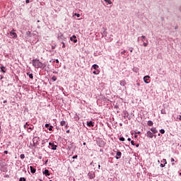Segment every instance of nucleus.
Wrapping results in <instances>:
<instances>
[{
  "mask_svg": "<svg viewBox=\"0 0 181 181\" xmlns=\"http://www.w3.org/2000/svg\"><path fill=\"white\" fill-rule=\"evenodd\" d=\"M158 163H160V160H158Z\"/></svg>",
  "mask_w": 181,
  "mask_h": 181,
  "instance_id": "nucleus-53",
  "label": "nucleus"
},
{
  "mask_svg": "<svg viewBox=\"0 0 181 181\" xmlns=\"http://www.w3.org/2000/svg\"><path fill=\"white\" fill-rule=\"evenodd\" d=\"M177 119H179V121H181V115H179L177 117Z\"/></svg>",
  "mask_w": 181,
  "mask_h": 181,
  "instance_id": "nucleus-32",
  "label": "nucleus"
},
{
  "mask_svg": "<svg viewBox=\"0 0 181 181\" xmlns=\"http://www.w3.org/2000/svg\"><path fill=\"white\" fill-rule=\"evenodd\" d=\"M122 155V153H121V151H117V156H116L115 158L116 159H120Z\"/></svg>",
  "mask_w": 181,
  "mask_h": 181,
  "instance_id": "nucleus-6",
  "label": "nucleus"
},
{
  "mask_svg": "<svg viewBox=\"0 0 181 181\" xmlns=\"http://www.w3.org/2000/svg\"><path fill=\"white\" fill-rule=\"evenodd\" d=\"M74 43H77V39L73 40Z\"/></svg>",
  "mask_w": 181,
  "mask_h": 181,
  "instance_id": "nucleus-34",
  "label": "nucleus"
},
{
  "mask_svg": "<svg viewBox=\"0 0 181 181\" xmlns=\"http://www.w3.org/2000/svg\"><path fill=\"white\" fill-rule=\"evenodd\" d=\"M73 159H77V156H73Z\"/></svg>",
  "mask_w": 181,
  "mask_h": 181,
  "instance_id": "nucleus-42",
  "label": "nucleus"
},
{
  "mask_svg": "<svg viewBox=\"0 0 181 181\" xmlns=\"http://www.w3.org/2000/svg\"><path fill=\"white\" fill-rule=\"evenodd\" d=\"M20 158L21 159H25V154H21Z\"/></svg>",
  "mask_w": 181,
  "mask_h": 181,
  "instance_id": "nucleus-25",
  "label": "nucleus"
},
{
  "mask_svg": "<svg viewBox=\"0 0 181 181\" xmlns=\"http://www.w3.org/2000/svg\"><path fill=\"white\" fill-rule=\"evenodd\" d=\"M19 181H26V178L25 177H21L19 179Z\"/></svg>",
  "mask_w": 181,
  "mask_h": 181,
  "instance_id": "nucleus-23",
  "label": "nucleus"
},
{
  "mask_svg": "<svg viewBox=\"0 0 181 181\" xmlns=\"http://www.w3.org/2000/svg\"><path fill=\"white\" fill-rule=\"evenodd\" d=\"M127 141H131V138H128Z\"/></svg>",
  "mask_w": 181,
  "mask_h": 181,
  "instance_id": "nucleus-49",
  "label": "nucleus"
},
{
  "mask_svg": "<svg viewBox=\"0 0 181 181\" xmlns=\"http://www.w3.org/2000/svg\"><path fill=\"white\" fill-rule=\"evenodd\" d=\"M47 162H49V160H47L45 161V165L47 164Z\"/></svg>",
  "mask_w": 181,
  "mask_h": 181,
  "instance_id": "nucleus-47",
  "label": "nucleus"
},
{
  "mask_svg": "<svg viewBox=\"0 0 181 181\" xmlns=\"http://www.w3.org/2000/svg\"><path fill=\"white\" fill-rule=\"evenodd\" d=\"M136 148H138V146H139V144H136Z\"/></svg>",
  "mask_w": 181,
  "mask_h": 181,
  "instance_id": "nucleus-50",
  "label": "nucleus"
},
{
  "mask_svg": "<svg viewBox=\"0 0 181 181\" xmlns=\"http://www.w3.org/2000/svg\"><path fill=\"white\" fill-rule=\"evenodd\" d=\"M149 78H151V76H146L144 77L143 80L146 84H149V83H151V80H149Z\"/></svg>",
  "mask_w": 181,
  "mask_h": 181,
  "instance_id": "nucleus-2",
  "label": "nucleus"
},
{
  "mask_svg": "<svg viewBox=\"0 0 181 181\" xmlns=\"http://www.w3.org/2000/svg\"><path fill=\"white\" fill-rule=\"evenodd\" d=\"M141 38H142V39H146V37L145 35H142V36H141Z\"/></svg>",
  "mask_w": 181,
  "mask_h": 181,
  "instance_id": "nucleus-40",
  "label": "nucleus"
},
{
  "mask_svg": "<svg viewBox=\"0 0 181 181\" xmlns=\"http://www.w3.org/2000/svg\"><path fill=\"white\" fill-rule=\"evenodd\" d=\"M60 125L61 127H66V128H67V122L64 120L61 121Z\"/></svg>",
  "mask_w": 181,
  "mask_h": 181,
  "instance_id": "nucleus-5",
  "label": "nucleus"
},
{
  "mask_svg": "<svg viewBox=\"0 0 181 181\" xmlns=\"http://www.w3.org/2000/svg\"><path fill=\"white\" fill-rule=\"evenodd\" d=\"M31 173H36V169L33 166H30Z\"/></svg>",
  "mask_w": 181,
  "mask_h": 181,
  "instance_id": "nucleus-11",
  "label": "nucleus"
},
{
  "mask_svg": "<svg viewBox=\"0 0 181 181\" xmlns=\"http://www.w3.org/2000/svg\"><path fill=\"white\" fill-rule=\"evenodd\" d=\"M129 50H130V52L132 53V52L134 51V48H130Z\"/></svg>",
  "mask_w": 181,
  "mask_h": 181,
  "instance_id": "nucleus-38",
  "label": "nucleus"
},
{
  "mask_svg": "<svg viewBox=\"0 0 181 181\" xmlns=\"http://www.w3.org/2000/svg\"><path fill=\"white\" fill-rule=\"evenodd\" d=\"M93 73V74H95V75L100 74V70L94 71Z\"/></svg>",
  "mask_w": 181,
  "mask_h": 181,
  "instance_id": "nucleus-18",
  "label": "nucleus"
},
{
  "mask_svg": "<svg viewBox=\"0 0 181 181\" xmlns=\"http://www.w3.org/2000/svg\"><path fill=\"white\" fill-rule=\"evenodd\" d=\"M160 134H165V129H162L160 130Z\"/></svg>",
  "mask_w": 181,
  "mask_h": 181,
  "instance_id": "nucleus-28",
  "label": "nucleus"
},
{
  "mask_svg": "<svg viewBox=\"0 0 181 181\" xmlns=\"http://www.w3.org/2000/svg\"><path fill=\"white\" fill-rule=\"evenodd\" d=\"M55 62L57 64H59V59H56Z\"/></svg>",
  "mask_w": 181,
  "mask_h": 181,
  "instance_id": "nucleus-45",
  "label": "nucleus"
},
{
  "mask_svg": "<svg viewBox=\"0 0 181 181\" xmlns=\"http://www.w3.org/2000/svg\"><path fill=\"white\" fill-rule=\"evenodd\" d=\"M36 33H37V31H33V36H35Z\"/></svg>",
  "mask_w": 181,
  "mask_h": 181,
  "instance_id": "nucleus-30",
  "label": "nucleus"
},
{
  "mask_svg": "<svg viewBox=\"0 0 181 181\" xmlns=\"http://www.w3.org/2000/svg\"><path fill=\"white\" fill-rule=\"evenodd\" d=\"M180 175H181V173H180Z\"/></svg>",
  "mask_w": 181,
  "mask_h": 181,
  "instance_id": "nucleus-58",
  "label": "nucleus"
},
{
  "mask_svg": "<svg viewBox=\"0 0 181 181\" xmlns=\"http://www.w3.org/2000/svg\"><path fill=\"white\" fill-rule=\"evenodd\" d=\"M100 168H101V165H98V169H100Z\"/></svg>",
  "mask_w": 181,
  "mask_h": 181,
  "instance_id": "nucleus-52",
  "label": "nucleus"
},
{
  "mask_svg": "<svg viewBox=\"0 0 181 181\" xmlns=\"http://www.w3.org/2000/svg\"><path fill=\"white\" fill-rule=\"evenodd\" d=\"M175 161V158H171V162H174Z\"/></svg>",
  "mask_w": 181,
  "mask_h": 181,
  "instance_id": "nucleus-44",
  "label": "nucleus"
},
{
  "mask_svg": "<svg viewBox=\"0 0 181 181\" xmlns=\"http://www.w3.org/2000/svg\"><path fill=\"white\" fill-rule=\"evenodd\" d=\"M29 2H30V0H25V4H29Z\"/></svg>",
  "mask_w": 181,
  "mask_h": 181,
  "instance_id": "nucleus-39",
  "label": "nucleus"
},
{
  "mask_svg": "<svg viewBox=\"0 0 181 181\" xmlns=\"http://www.w3.org/2000/svg\"><path fill=\"white\" fill-rule=\"evenodd\" d=\"M0 69L2 73H6V71H5V66H1Z\"/></svg>",
  "mask_w": 181,
  "mask_h": 181,
  "instance_id": "nucleus-17",
  "label": "nucleus"
},
{
  "mask_svg": "<svg viewBox=\"0 0 181 181\" xmlns=\"http://www.w3.org/2000/svg\"><path fill=\"white\" fill-rule=\"evenodd\" d=\"M111 181V180H110Z\"/></svg>",
  "mask_w": 181,
  "mask_h": 181,
  "instance_id": "nucleus-60",
  "label": "nucleus"
},
{
  "mask_svg": "<svg viewBox=\"0 0 181 181\" xmlns=\"http://www.w3.org/2000/svg\"><path fill=\"white\" fill-rule=\"evenodd\" d=\"M32 63H33V66L35 69H45V67H46V64H43L37 59H33Z\"/></svg>",
  "mask_w": 181,
  "mask_h": 181,
  "instance_id": "nucleus-1",
  "label": "nucleus"
},
{
  "mask_svg": "<svg viewBox=\"0 0 181 181\" xmlns=\"http://www.w3.org/2000/svg\"><path fill=\"white\" fill-rule=\"evenodd\" d=\"M76 35H73L72 37H70V40L72 42L74 40L73 39H76Z\"/></svg>",
  "mask_w": 181,
  "mask_h": 181,
  "instance_id": "nucleus-22",
  "label": "nucleus"
},
{
  "mask_svg": "<svg viewBox=\"0 0 181 181\" xmlns=\"http://www.w3.org/2000/svg\"><path fill=\"white\" fill-rule=\"evenodd\" d=\"M125 53H126V51H122V52H121L122 54H125Z\"/></svg>",
  "mask_w": 181,
  "mask_h": 181,
  "instance_id": "nucleus-41",
  "label": "nucleus"
},
{
  "mask_svg": "<svg viewBox=\"0 0 181 181\" xmlns=\"http://www.w3.org/2000/svg\"><path fill=\"white\" fill-rule=\"evenodd\" d=\"M49 131H53V126H49Z\"/></svg>",
  "mask_w": 181,
  "mask_h": 181,
  "instance_id": "nucleus-29",
  "label": "nucleus"
},
{
  "mask_svg": "<svg viewBox=\"0 0 181 181\" xmlns=\"http://www.w3.org/2000/svg\"><path fill=\"white\" fill-rule=\"evenodd\" d=\"M74 16H77V18H80V13H75Z\"/></svg>",
  "mask_w": 181,
  "mask_h": 181,
  "instance_id": "nucleus-27",
  "label": "nucleus"
},
{
  "mask_svg": "<svg viewBox=\"0 0 181 181\" xmlns=\"http://www.w3.org/2000/svg\"><path fill=\"white\" fill-rule=\"evenodd\" d=\"M161 114H166V110L165 109L161 110Z\"/></svg>",
  "mask_w": 181,
  "mask_h": 181,
  "instance_id": "nucleus-26",
  "label": "nucleus"
},
{
  "mask_svg": "<svg viewBox=\"0 0 181 181\" xmlns=\"http://www.w3.org/2000/svg\"><path fill=\"white\" fill-rule=\"evenodd\" d=\"M125 84H127V82L125 81V80L120 81V86L124 87Z\"/></svg>",
  "mask_w": 181,
  "mask_h": 181,
  "instance_id": "nucleus-12",
  "label": "nucleus"
},
{
  "mask_svg": "<svg viewBox=\"0 0 181 181\" xmlns=\"http://www.w3.org/2000/svg\"><path fill=\"white\" fill-rule=\"evenodd\" d=\"M147 137L148 138H153V133L151 132V131L147 132Z\"/></svg>",
  "mask_w": 181,
  "mask_h": 181,
  "instance_id": "nucleus-7",
  "label": "nucleus"
},
{
  "mask_svg": "<svg viewBox=\"0 0 181 181\" xmlns=\"http://www.w3.org/2000/svg\"><path fill=\"white\" fill-rule=\"evenodd\" d=\"M131 144H132V145H133V146L135 145V142H134V141H131Z\"/></svg>",
  "mask_w": 181,
  "mask_h": 181,
  "instance_id": "nucleus-35",
  "label": "nucleus"
},
{
  "mask_svg": "<svg viewBox=\"0 0 181 181\" xmlns=\"http://www.w3.org/2000/svg\"><path fill=\"white\" fill-rule=\"evenodd\" d=\"M10 36L13 37V39H16V37H18V35L16 34V33H14L13 30L10 32Z\"/></svg>",
  "mask_w": 181,
  "mask_h": 181,
  "instance_id": "nucleus-3",
  "label": "nucleus"
},
{
  "mask_svg": "<svg viewBox=\"0 0 181 181\" xmlns=\"http://www.w3.org/2000/svg\"><path fill=\"white\" fill-rule=\"evenodd\" d=\"M2 78H4V77L1 76V80H2Z\"/></svg>",
  "mask_w": 181,
  "mask_h": 181,
  "instance_id": "nucleus-54",
  "label": "nucleus"
},
{
  "mask_svg": "<svg viewBox=\"0 0 181 181\" xmlns=\"http://www.w3.org/2000/svg\"><path fill=\"white\" fill-rule=\"evenodd\" d=\"M25 35L26 36H28V37H32V33H30V31H27Z\"/></svg>",
  "mask_w": 181,
  "mask_h": 181,
  "instance_id": "nucleus-15",
  "label": "nucleus"
},
{
  "mask_svg": "<svg viewBox=\"0 0 181 181\" xmlns=\"http://www.w3.org/2000/svg\"><path fill=\"white\" fill-rule=\"evenodd\" d=\"M87 125L90 127H94V122L93 121L87 122Z\"/></svg>",
  "mask_w": 181,
  "mask_h": 181,
  "instance_id": "nucleus-10",
  "label": "nucleus"
},
{
  "mask_svg": "<svg viewBox=\"0 0 181 181\" xmlns=\"http://www.w3.org/2000/svg\"><path fill=\"white\" fill-rule=\"evenodd\" d=\"M83 145H86V142L83 143Z\"/></svg>",
  "mask_w": 181,
  "mask_h": 181,
  "instance_id": "nucleus-55",
  "label": "nucleus"
},
{
  "mask_svg": "<svg viewBox=\"0 0 181 181\" xmlns=\"http://www.w3.org/2000/svg\"><path fill=\"white\" fill-rule=\"evenodd\" d=\"M43 174L45 175V176H50V173H49V170H45L43 171Z\"/></svg>",
  "mask_w": 181,
  "mask_h": 181,
  "instance_id": "nucleus-8",
  "label": "nucleus"
},
{
  "mask_svg": "<svg viewBox=\"0 0 181 181\" xmlns=\"http://www.w3.org/2000/svg\"><path fill=\"white\" fill-rule=\"evenodd\" d=\"M147 124L149 127H152L153 125V122L149 120Z\"/></svg>",
  "mask_w": 181,
  "mask_h": 181,
  "instance_id": "nucleus-16",
  "label": "nucleus"
},
{
  "mask_svg": "<svg viewBox=\"0 0 181 181\" xmlns=\"http://www.w3.org/2000/svg\"><path fill=\"white\" fill-rule=\"evenodd\" d=\"M49 181H52V180H49Z\"/></svg>",
  "mask_w": 181,
  "mask_h": 181,
  "instance_id": "nucleus-59",
  "label": "nucleus"
},
{
  "mask_svg": "<svg viewBox=\"0 0 181 181\" xmlns=\"http://www.w3.org/2000/svg\"><path fill=\"white\" fill-rule=\"evenodd\" d=\"M137 134H141V132H138Z\"/></svg>",
  "mask_w": 181,
  "mask_h": 181,
  "instance_id": "nucleus-51",
  "label": "nucleus"
},
{
  "mask_svg": "<svg viewBox=\"0 0 181 181\" xmlns=\"http://www.w3.org/2000/svg\"><path fill=\"white\" fill-rule=\"evenodd\" d=\"M62 47L63 48L66 47V45L64 44H63Z\"/></svg>",
  "mask_w": 181,
  "mask_h": 181,
  "instance_id": "nucleus-48",
  "label": "nucleus"
},
{
  "mask_svg": "<svg viewBox=\"0 0 181 181\" xmlns=\"http://www.w3.org/2000/svg\"><path fill=\"white\" fill-rule=\"evenodd\" d=\"M165 164L163 165V164L161 163V164L160 165V166L161 168H165Z\"/></svg>",
  "mask_w": 181,
  "mask_h": 181,
  "instance_id": "nucleus-37",
  "label": "nucleus"
},
{
  "mask_svg": "<svg viewBox=\"0 0 181 181\" xmlns=\"http://www.w3.org/2000/svg\"><path fill=\"white\" fill-rule=\"evenodd\" d=\"M27 74H28V77H30V78H33V74H29V73H28Z\"/></svg>",
  "mask_w": 181,
  "mask_h": 181,
  "instance_id": "nucleus-19",
  "label": "nucleus"
},
{
  "mask_svg": "<svg viewBox=\"0 0 181 181\" xmlns=\"http://www.w3.org/2000/svg\"><path fill=\"white\" fill-rule=\"evenodd\" d=\"M163 162H164V165H166V163H168L166 162V159H163Z\"/></svg>",
  "mask_w": 181,
  "mask_h": 181,
  "instance_id": "nucleus-36",
  "label": "nucleus"
},
{
  "mask_svg": "<svg viewBox=\"0 0 181 181\" xmlns=\"http://www.w3.org/2000/svg\"><path fill=\"white\" fill-rule=\"evenodd\" d=\"M172 165H175V163H172Z\"/></svg>",
  "mask_w": 181,
  "mask_h": 181,
  "instance_id": "nucleus-57",
  "label": "nucleus"
},
{
  "mask_svg": "<svg viewBox=\"0 0 181 181\" xmlns=\"http://www.w3.org/2000/svg\"><path fill=\"white\" fill-rule=\"evenodd\" d=\"M98 65H97V64H93V66H92V69H93L94 70H98Z\"/></svg>",
  "mask_w": 181,
  "mask_h": 181,
  "instance_id": "nucleus-14",
  "label": "nucleus"
},
{
  "mask_svg": "<svg viewBox=\"0 0 181 181\" xmlns=\"http://www.w3.org/2000/svg\"><path fill=\"white\" fill-rule=\"evenodd\" d=\"M4 153H5L6 155H8V151H4Z\"/></svg>",
  "mask_w": 181,
  "mask_h": 181,
  "instance_id": "nucleus-43",
  "label": "nucleus"
},
{
  "mask_svg": "<svg viewBox=\"0 0 181 181\" xmlns=\"http://www.w3.org/2000/svg\"><path fill=\"white\" fill-rule=\"evenodd\" d=\"M119 139V141H121L122 142H124V141H125V138H124V137H120Z\"/></svg>",
  "mask_w": 181,
  "mask_h": 181,
  "instance_id": "nucleus-24",
  "label": "nucleus"
},
{
  "mask_svg": "<svg viewBox=\"0 0 181 181\" xmlns=\"http://www.w3.org/2000/svg\"><path fill=\"white\" fill-rule=\"evenodd\" d=\"M105 2H107V4H109V5H111V4H112V2L110 0H104Z\"/></svg>",
  "mask_w": 181,
  "mask_h": 181,
  "instance_id": "nucleus-20",
  "label": "nucleus"
},
{
  "mask_svg": "<svg viewBox=\"0 0 181 181\" xmlns=\"http://www.w3.org/2000/svg\"><path fill=\"white\" fill-rule=\"evenodd\" d=\"M158 136H160V134H158Z\"/></svg>",
  "mask_w": 181,
  "mask_h": 181,
  "instance_id": "nucleus-56",
  "label": "nucleus"
},
{
  "mask_svg": "<svg viewBox=\"0 0 181 181\" xmlns=\"http://www.w3.org/2000/svg\"><path fill=\"white\" fill-rule=\"evenodd\" d=\"M48 127H50V124H45V128H47Z\"/></svg>",
  "mask_w": 181,
  "mask_h": 181,
  "instance_id": "nucleus-33",
  "label": "nucleus"
},
{
  "mask_svg": "<svg viewBox=\"0 0 181 181\" xmlns=\"http://www.w3.org/2000/svg\"><path fill=\"white\" fill-rule=\"evenodd\" d=\"M49 145L52 146L51 149H52V151H56V149H57V145H55L54 143L49 142Z\"/></svg>",
  "mask_w": 181,
  "mask_h": 181,
  "instance_id": "nucleus-4",
  "label": "nucleus"
},
{
  "mask_svg": "<svg viewBox=\"0 0 181 181\" xmlns=\"http://www.w3.org/2000/svg\"><path fill=\"white\" fill-rule=\"evenodd\" d=\"M29 127V124L26 123L25 125H24V128H28V129H30V131L33 129V127Z\"/></svg>",
  "mask_w": 181,
  "mask_h": 181,
  "instance_id": "nucleus-13",
  "label": "nucleus"
},
{
  "mask_svg": "<svg viewBox=\"0 0 181 181\" xmlns=\"http://www.w3.org/2000/svg\"><path fill=\"white\" fill-rule=\"evenodd\" d=\"M144 47H146V46H148V43H146V42H144Z\"/></svg>",
  "mask_w": 181,
  "mask_h": 181,
  "instance_id": "nucleus-31",
  "label": "nucleus"
},
{
  "mask_svg": "<svg viewBox=\"0 0 181 181\" xmlns=\"http://www.w3.org/2000/svg\"><path fill=\"white\" fill-rule=\"evenodd\" d=\"M151 132H153V134H158V130L156 129V127H152L151 129Z\"/></svg>",
  "mask_w": 181,
  "mask_h": 181,
  "instance_id": "nucleus-9",
  "label": "nucleus"
},
{
  "mask_svg": "<svg viewBox=\"0 0 181 181\" xmlns=\"http://www.w3.org/2000/svg\"><path fill=\"white\" fill-rule=\"evenodd\" d=\"M52 81H56V80H57V78L56 76H53L52 77Z\"/></svg>",
  "mask_w": 181,
  "mask_h": 181,
  "instance_id": "nucleus-21",
  "label": "nucleus"
},
{
  "mask_svg": "<svg viewBox=\"0 0 181 181\" xmlns=\"http://www.w3.org/2000/svg\"><path fill=\"white\" fill-rule=\"evenodd\" d=\"M66 134H70V130H67Z\"/></svg>",
  "mask_w": 181,
  "mask_h": 181,
  "instance_id": "nucleus-46",
  "label": "nucleus"
}]
</instances>
